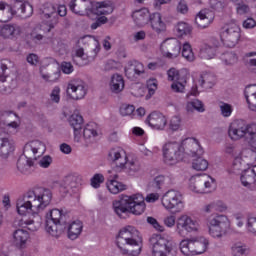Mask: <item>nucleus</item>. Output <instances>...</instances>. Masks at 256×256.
I'll list each match as a JSON object with an SVG mask.
<instances>
[{
    "label": "nucleus",
    "instance_id": "nucleus-1",
    "mask_svg": "<svg viewBox=\"0 0 256 256\" xmlns=\"http://www.w3.org/2000/svg\"><path fill=\"white\" fill-rule=\"evenodd\" d=\"M51 201H53V192L48 188L27 192L16 200V213L24 217L18 223L21 228L12 234V243L17 249H27V245L31 242V234L28 231H39L40 215L51 205Z\"/></svg>",
    "mask_w": 256,
    "mask_h": 256
},
{
    "label": "nucleus",
    "instance_id": "nucleus-2",
    "mask_svg": "<svg viewBox=\"0 0 256 256\" xmlns=\"http://www.w3.org/2000/svg\"><path fill=\"white\" fill-rule=\"evenodd\" d=\"M162 155L166 165H177V163H189L191 157L203 155V147L193 137L183 138L177 142L170 140L162 147Z\"/></svg>",
    "mask_w": 256,
    "mask_h": 256
},
{
    "label": "nucleus",
    "instance_id": "nucleus-3",
    "mask_svg": "<svg viewBox=\"0 0 256 256\" xmlns=\"http://www.w3.org/2000/svg\"><path fill=\"white\" fill-rule=\"evenodd\" d=\"M160 197L159 193H150L146 197L141 193L122 195L119 199L113 201L112 209L118 217H123V215L127 214L139 217L145 213L147 209L146 203H156Z\"/></svg>",
    "mask_w": 256,
    "mask_h": 256
},
{
    "label": "nucleus",
    "instance_id": "nucleus-4",
    "mask_svg": "<svg viewBox=\"0 0 256 256\" xmlns=\"http://www.w3.org/2000/svg\"><path fill=\"white\" fill-rule=\"evenodd\" d=\"M116 245L122 255L139 256L143 249V237L135 226H125L116 236Z\"/></svg>",
    "mask_w": 256,
    "mask_h": 256
},
{
    "label": "nucleus",
    "instance_id": "nucleus-5",
    "mask_svg": "<svg viewBox=\"0 0 256 256\" xmlns=\"http://www.w3.org/2000/svg\"><path fill=\"white\" fill-rule=\"evenodd\" d=\"M69 9L75 15H111L113 13L115 6L109 1L105 0L102 2H93L91 0H71L69 3Z\"/></svg>",
    "mask_w": 256,
    "mask_h": 256
},
{
    "label": "nucleus",
    "instance_id": "nucleus-6",
    "mask_svg": "<svg viewBox=\"0 0 256 256\" xmlns=\"http://www.w3.org/2000/svg\"><path fill=\"white\" fill-rule=\"evenodd\" d=\"M108 159L115 164L117 171L125 173H138L141 171V164L133 155L127 154L121 146H114L108 152Z\"/></svg>",
    "mask_w": 256,
    "mask_h": 256
},
{
    "label": "nucleus",
    "instance_id": "nucleus-7",
    "mask_svg": "<svg viewBox=\"0 0 256 256\" xmlns=\"http://www.w3.org/2000/svg\"><path fill=\"white\" fill-rule=\"evenodd\" d=\"M163 223L168 229H173L180 237H185L188 233H199L201 230V223L199 220L187 214H181L178 218L175 215H168L164 218Z\"/></svg>",
    "mask_w": 256,
    "mask_h": 256
},
{
    "label": "nucleus",
    "instance_id": "nucleus-8",
    "mask_svg": "<svg viewBox=\"0 0 256 256\" xmlns=\"http://www.w3.org/2000/svg\"><path fill=\"white\" fill-rule=\"evenodd\" d=\"M42 19L41 24L34 29L31 33V37L33 41H41L43 39V35L38 34L39 31L42 33H50L55 29V25H57L58 17H57V7L51 3H46L43 5L42 9Z\"/></svg>",
    "mask_w": 256,
    "mask_h": 256
},
{
    "label": "nucleus",
    "instance_id": "nucleus-9",
    "mask_svg": "<svg viewBox=\"0 0 256 256\" xmlns=\"http://www.w3.org/2000/svg\"><path fill=\"white\" fill-rule=\"evenodd\" d=\"M45 151H47V146L42 141L34 140L27 143L24 147V155L18 160V169L23 171L27 167H33V158L30 155L32 154L34 159H37V157L45 155Z\"/></svg>",
    "mask_w": 256,
    "mask_h": 256
},
{
    "label": "nucleus",
    "instance_id": "nucleus-10",
    "mask_svg": "<svg viewBox=\"0 0 256 256\" xmlns=\"http://www.w3.org/2000/svg\"><path fill=\"white\" fill-rule=\"evenodd\" d=\"M179 249L182 255H203V253L209 249V238L205 236H198L183 239L179 243Z\"/></svg>",
    "mask_w": 256,
    "mask_h": 256
},
{
    "label": "nucleus",
    "instance_id": "nucleus-11",
    "mask_svg": "<svg viewBox=\"0 0 256 256\" xmlns=\"http://www.w3.org/2000/svg\"><path fill=\"white\" fill-rule=\"evenodd\" d=\"M153 256H175L177 249L175 243L167 236L161 234H153L149 239Z\"/></svg>",
    "mask_w": 256,
    "mask_h": 256
},
{
    "label": "nucleus",
    "instance_id": "nucleus-12",
    "mask_svg": "<svg viewBox=\"0 0 256 256\" xmlns=\"http://www.w3.org/2000/svg\"><path fill=\"white\" fill-rule=\"evenodd\" d=\"M220 41L224 47L233 49L241 41V26L237 20H230L220 31Z\"/></svg>",
    "mask_w": 256,
    "mask_h": 256
},
{
    "label": "nucleus",
    "instance_id": "nucleus-13",
    "mask_svg": "<svg viewBox=\"0 0 256 256\" xmlns=\"http://www.w3.org/2000/svg\"><path fill=\"white\" fill-rule=\"evenodd\" d=\"M207 227L212 239H222L227 234V230L231 229V220L225 214H215L208 220Z\"/></svg>",
    "mask_w": 256,
    "mask_h": 256
},
{
    "label": "nucleus",
    "instance_id": "nucleus-14",
    "mask_svg": "<svg viewBox=\"0 0 256 256\" xmlns=\"http://www.w3.org/2000/svg\"><path fill=\"white\" fill-rule=\"evenodd\" d=\"M217 187L215 178L208 174L194 175L189 179L188 189L196 195L211 193Z\"/></svg>",
    "mask_w": 256,
    "mask_h": 256
},
{
    "label": "nucleus",
    "instance_id": "nucleus-15",
    "mask_svg": "<svg viewBox=\"0 0 256 256\" xmlns=\"http://www.w3.org/2000/svg\"><path fill=\"white\" fill-rule=\"evenodd\" d=\"M160 201L165 211H171L177 214L183 213L185 209V198L177 190H168L162 194Z\"/></svg>",
    "mask_w": 256,
    "mask_h": 256
},
{
    "label": "nucleus",
    "instance_id": "nucleus-16",
    "mask_svg": "<svg viewBox=\"0 0 256 256\" xmlns=\"http://www.w3.org/2000/svg\"><path fill=\"white\" fill-rule=\"evenodd\" d=\"M0 11L6 13L8 20L12 19L13 15H18V17H22V19H27L33 15V6L25 1H16L13 7L5 2H0Z\"/></svg>",
    "mask_w": 256,
    "mask_h": 256
},
{
    "label": "nucleus",
    "instance_id": "nucleus-17",
    "mask_svg": "<svg viewBox=\"0 0 256 256\" xmlns=\"http://www.w3.org/2000/svg\"><path fill=\"white\" fill-rule=\"evenodd\" d=\"M159 53L163 59H168V61L179 59L181 56V41L174 37L164 39L159 45Z\"/></svg>",
    "mask_w": 256,
    "mask_h": 256
},
{
    "label": "nucleus",
    "instance_id": "nucleus-18",
    "mask_svg": "<svg viewBox=\"0 0 256 256\" xmlns=\"http://www.w3.org/2000/svg\"><path fill=\"white\" fill-rule=\"evenodd\" d=\"M61 219H63V211L60 209H52L45 215V230L52 237H59L63 230L61 229Z\"/></svg>",
    "mask_w": 256,
    "mask_h": 256
},
{
    "label": "nucleus",
    "instance_id": "nucleus-19",
    "mask_svg": "<svg viewBox=\"0 0 256 256\" xmlns=\"http://www.w3.org/2000/svg\"><path fill=\"white\" fill-rule=\"evenodd\" d=\"M102 135L101 127L95 122H88L80 131V139L74 140L76 143H95Z\"/></svg>",
    "mask_w": 256,
    "mask_h": 256
},
{
    "label": "nucleus",
    "instance_id": "nucleus-20",
    "mask_svg": "<svg viewBox=\"0 0 256 256\" xmlns=\"http://www.w3.org/2000/svg\"><path fill=\"white\" fill-rule=\"evenodd\" d=\"M249 125L243 120L233 121L228 127V137L231 141H241L249 135Z\"/></svg>",
    "mask_w": 256,
    "mask_h": 256
},
{
    "label": "nucleus",
    "instance_id": "nucleus-21",
    "mask_svg": "<svg viewBox=\"0 0 256 256\" xmlns=\"http://www.w3.org/2000/svg\"><path fill=\"white\" fill-rule=\"evenodd\" d=\"M66 95L68 99H72L73 101L84 99L85 95H87L85 82L81 80L70 81L66 88Z\"/></svg>",
    "mask_w": 256,
    "mask_h": 256
},
{
    "label": "nucleus",
    "instance_id": "nucleus-22",
    "mask_svg": "<svg viewBox=\"0 0 256 256\" xmlns=\"http://www.w3.org/2000/svg\"><path fill=\"white\" fill-rule=\"evenodd\" d=\"M169 123V118L160 112H152L145 119V125H148L153 131H165Z\"/></svg>",
    "mask_w": 256,
    "mask_h": 256
},
{
    "label": "nucleus",
    "instance_id": "nucleus-23",
    "mask_svg": "<svg viewBox=\"0 0 256 256\" xmlns=\"http://www.w3.org/2000/svg\"><path fill=\"white\" fill-rule=\"evenodd\" d=\"M255 157V152L246 149L241 152L240 157H236L229 168V173H239L245 165H250Z\"/></svg>",
    "mask_w": 256,
    "mask_h": 256
},
{
    "label": "nucleus",
    "instance_id": "nucleus-24",
    "mask_svg": "<svg viewBox=\"0 0 256 256\" xmlns=\"http://www.w3.org/2000/svg\"><path fill=\"white\" fill-rule=\"evenodd\" d=\"M68 125L73 131L74 141L81 139V131H83V116L79 110H74L73 113L67 119Z\"/></svg>",
    "mask_w": 256,
    "mask_h": 256
},
{
    "label": "nucleus",
    "instance_id": "nucleus-25",
    "mask_svg": "<svg viewBox=\"0 0 256 256\" xmlns=\"http://www.w3.org/2000/svg\"><path fill=\"white\" fill-rule=\"evenodd\" d=\"M205 83H213V75L202 74L198 79L194 80V84L190 91L186 94V97L188 99L189 97H197L201 93Z\"/></svg>",
    "mask_w": 256,
    "mask_h": 256
},
{
    "label": "nucleus",
    "instance_id": "nucleus-26",
    "mask_svg": "<svg viewBox=\"0 0 256 256\" xmlns=\"http://www.w3.org/2000/svg\"><path fill=\"white\" fill-rule=\"evenodd\" d=\"M108 86L111 93L119 95V93H123L125 89V78L119 73H114L110 76Z\"/></svg>",
    "mask_w": 256,
    "mask_h": 256
},
{
    "label": "nucleus",
    "instance_id": "nucleus-27",
    "mask_svg": "<svg viewBox=\"0 0 256 256\" xmlns=\"http://www.w3.org/2000/svg\"><path fill=\"white\" fill-rule=\"evenodd\" d=\"M213 19H215L213 11L204 9L197 14L195 23L200 29H207V26L213 23Z\"/></svg>",
    "mask_w": 256,
    "mask_h": 256
},
{
    "label": "nucleus",
    "instance_id": "nucleus-28",
    "mask_svg": "<svg viewBox=\"0 0 256 256\" xmlns=\"http://www.w3.org/2000/svg\"><path fill=\"white\" fill-rule=\"evenodd\" d=\"M240 183L243 187H247V189H251L253 185L256 183V165L252 168H248L243 170L240 174Z\"/></svg>",
    "mask_w": 256,
    "mask_h": 256
},
{
    "label": "nucleus",
    "instance_id": "nucleus-29",
    "mask_svg": "<svg viewBox=\"0 0 256 256\" xmlns=\"http://www.w3.org/2000/svg\"><path fill=\"white\" fill-rule=\"evenodd\" d=\"M79 180V176L75 174H68L63 179V182L60 186V193L65 195H71V190L77 187V181Z\"/></svg>",
    "mask_w": 256,
    "mask_h": 256
},
{
    "label": "nucleus",
    "instance_id": "nucleus-30",
    "mask_svg": "<svg viewBox=\"0 0 256 256\" xmlns=\"http://www.w3.org/2000/svg\"><path fill=\"white\" fill-rule=\"evenodd\" d=\"M149 22L151 29L154 30L155 33H157L158 35L167 31V24L163 22V17L161 16V13L155 12L151 14Z\"/></svg>",
    "mask_w": 256,
    "mask_h": 256
},
{
    "label": "nucleus",
    "instance_id": "nucleus-31",
    "mask_svg": "<svg viewBox=\"0 0 256 256\" xmlns=\"http://www.w3.org/2000/svg\"><path fill=\"white\" fill-rule=\"evenodd\" d=\"M117 178L118 176L114 175L106 181V189L111 193V195H119V193H123V191L127 189V185L117 180Z\"/></svg>",
    "mask_w": 256,
    "mask_h": 256
},
{
    "label": "nucleus",
    "instance_id": "nucleus-32",
    "mask_svg": "<svg viewBox=\"0 0 256 256\" xmlns=\"http://www.w3.org/2000/svg\"><path fill=\"white\" fill-rule=\"evenodd\" d=\"M66 230L68 233V238L74 241V239H78L79 235L83 233V222L79 220L69 222L66 225Z\"/></svg>",
    "mask_w": 256,
    "mask_h": 256
},
{
    "label": "nucleus",
    "instance_id": "nucleus-33",
    "mask_svg": "<svg viewBox=\"0 0 256 256\" xmlns=\"http://www.w3.org/2000/svg\"><path fill=\"white\" fill-rule=\"evenodd\" d=\"M0 35L6 39L11 37H19V35H21V27L17 25L5 24L0 26Z\"/></svg>",
    "mask_w": 256,
    "mask_h": 256
},
{
    "label": "nucleus",
    "instance_id": "nucleus-34",
    "mask_svg": "<svg viewBox=\"0 0 256 256\" xmlns=\"http://www.w3.org/2000/svg\"><path fill=\"white\" fill-rule=\"evenodd\" d=\"M150 17L151 15L149 14V10L147 8L135 10L132 13V19H134L136 25H140V27H143V25H147V21H149Z\"/></svg>",
    "mask_w": 256,
    "mask_h": 256
},
{
    "label": "nucleus",
    "instance_id": "nucleus-35",
    "mask_svg": "<svg viewBox=\"0 0 256 256\" xmlns=\"http://www.w3.org/2000/svg\"><path fill=\"white\" fill-rule=\"evenodd\" d=\"M185 111L187 113H205V104L199 99L188 100L185 104Z\"/></svg>",
    "mask_w": 256,
    "mask_h": 256
},
{
    "label": "nucleus",
    "instance_id": "nucleus-36",
    "mask_svg": "<svg viewBox=\"0 0 256 256\" xmlns=\"http://www.w3.org/2000/svg\"><path fill=\"white\" fill-rule=\"evenodd\" d=\"M245 97L250 109L256 111V84L248 85L245 88Z\"/></svg>",
    "mask_w": 256,
    "mask_h": 256
},
{
    "label": "nucleus",
    "instance_id": "nucleus-37",
    "mask_svg": "<svg viewBox=\"0 0 256 256\" xmlns=\"http://www.w3.org/2000/svg\"><path fill=\"white\" fill-rule=\"evenodd\" d=\"M167 128L172 133H177L178 131H183V119L181 115L175 114L168 120Z\"/></svg>",
    "mask_w": 256,
    "mask_h": 256
},
{
    "label": "nucleus",
    "instance_id": "nucleus-38",
    "mask_svg": "<svg viewBox=\"0 0 256 256\" xmlns=\"http://www.w3.org/2000/svg\"><path fill=\"white\" fill-rule=\"evenodd\" d=\"M174 33L178 37H187V35L193 33V26L185 21H180L175 25Z\"/></svg>",
    "mask_w": 256,
    "mask_h": 256
},
{
    "label": "nucleus",
    "instance_id": "nucleus-39",
    "mask_svg": "<svg viewBox=\"0 0 256 256\" xmlns=\"http://www.w3.org/2000/svg\"><path fill=\"white\" fill-rule=\"evenodd\" d=\"M180 54L182 55L183 59L189 63H193V61L196 59L195 52H193V46H191V43L187 41L181 44Z\"/></svg>",
    "mask_w": 256,
    "mask_h": 256
},
{
    "label": "nucleus",
    "instance_id": "nucleus-40",
    "mask_svg": "<svg viewBox=\"0 0 256 256\" xmlns=\"http://www.w3.org/2000/svg\"><path fill=\"white\" fill-rule=\"evenodd\" d=\"M220 61L223 63V65H226L227 67H231L233 65H237L239 61V57L235 52H226L219 56Z\"/></svg>",
    "mask_w": 256,
    "mask_h": 256
},
{
    "label": "nucleus",
    "instance_id": "nucleus-41",
    "mask_svg": "<svg viewBox=\"0 0 256 256\" xmlns=\"http://www.w3.org/2000/svg\"><path fill=\"white\" fill-rule=\"evenodd\" d=\"M13 151H15V143L9 141V139H2L0 144V154L2 157H9Z\"/></svg>",
    "mask_w": 256,
    "mask_h": 256
},
{
    "label": "nucleus",
    "instance_id": "nucleus-42",
    "mask_svg": "<svg viewBox=\"0 0 256 256\" xmlns=\"http://www.w3.org/2000/svg\"><path fill=\"white\" fill-rule=\"evenodd\" d=\"M246 66L252 75H256V51L247 52L244 55Z\"/></svg>",
    "mask_w": 256,
    "mask_h": 256
},
{
    "label": "nucleus",
    "instance_id": "nucleus-43",
    "mask_svg": "<svg viewBox=\"0 0 256 256\" xmlns=\"http://www.w3.org/2000/svg\"><path fill=\"white\" fill-rule=\"evenodd\" d=\"M159 87V81L155 78H150L146 81V88L148 90V93L145 96L146 101H149L153 95L157 92V89Z\"/></svg>",
    "mask_w": 256,
    "mask_h": 256
},
{
    "label": "nucleus",
    "instance_id": "nucleus-44",
    "mask_svg": "<svg viewBox=\"0 0 256 256\" xmlns=\"http://www.w3.org/2000/svg\"><path fill=\"white\" fill-rule=\"evenodd\" d=\"M217 55V50L215 47H212L211 45L205 44L202 46L200 50V57L202 59H215V56Z\"/></svg>",
    "mask_w": 256,
    "mask_h": 256
},
{
    "label": "nucleus",
    "instance_id": "nucleus-45",
    "mask_svg": "<svg viewBox=\"0 0 256 256\" xmlns=\"http://www.w3.org/2000/svg\"><path fill=\"white\" fill-rule=\"evenodd\" d=\"M192 169L194 171H207L209 169V160L198 157L192 161Z\"/></svg>",
    "mask_w": 256,
    "mask_h": 256
},
{
    "label": "nucleus",
    "instance_id": "nucleus-46",
    "mask_svg": "<svg viewBox=\"0 0 256 256\" xmlns=\"http://www.w3.org/2000/svg\"><path fill=\"white\" fill-rule=\"evenodd\" d=\"M247 246L243 245L242 243H234L230 247V255L231 256H245L248 253Z\"/></svg>",
    "mask_w": 256,
    "mask_h": 256
},
{
    "label": "nucleus",
    "instance_id": "nucleus-47",
    "mask_svg": "<svg viewBox=\"0 0 256 256\" xmlns=\"http://www.w3.org/2000/svg\"><path fill=\"white\" fill-rule=\"evenodd\" d=\"M171 89L174 93H185V89L187 87V80L179 79L171 84Z\"/></svg>",
    "mask_w": 256,
    "mask_h": 256
},
{
    "label": "nucleus",
    "instance_id": "nucleus-48",
    "mask_svg": "<svg viewBox=\"0 0 256 256\" xmlns=\"http://www.w3.org/2000/svg\"><path fill=\"white\" fill-rule=\"evenodd\" d=\"M3 133H7L8 135H11L13 133H17L19 131V122H10L7 124H1L0 125Z\"/></svg>",
    "mask_w": 256,
    "mask_h": 256
},
{
    "label": "nucleus",
    "instance_id": "nucleus-49",
    "mask_svg": "<svg viewBox=\"0 0 256 256\" xmlns=\"http://www.w3.org/2000/svg\"><path fill=\"white\" fill-rule=\"evenodd\" d=\"M175 12L178 15H188L189 14V4L185 0H179L176 4Z\"/></svg>",
    "mask_w": 256,
    "mask_h": 256
},
{
    "label": "nucleus",
    "instance_id": "nucleus-50",
    "mask_svg": "<svg viewBox=\"0 0 256 256\" xmlns=\"http://www.w3.org/2000/svg\"><path fill=\"white\" fill-rule=\"evenodd\" d=\"M131 93L134 97H145L146 89L145 85L136 83L131 88Z\"/></svg>",
    "mask_w": 256,
    "mask_h": 256
},
{
    "label": "nucleus",
    "instance_id": "nucleus-51",
    "mask_svg": "<svg viewBox=\"0 0 256 256\" xmlns=\"http://www.w3.org/2000/svg\"><path fill=\"white\" fill-rule=\"evenodd\" d=\"M219 108H220V113L222 115V117H231V115H233V106L231 104L225 103V102H221L219 104Z\"/></svg>",
    "mask_w": 256,
    "mask_h": 256
},
{
    "label": "nucleus",
    "instance_id": "nucleus-52",
    "mask_svg": "<svg viewBox=\"0 0 256 256\" xmlns=\"http://www.w3.org/2000/svg\"><path fill=\"white\" fill-rule=\"evenodd\" d=\"M104 182L105 176H103V174H95L90 180V184L93 189H99L101 187V184Z\"/></svg>",
    "mask_w": 256,
    "mask_h": 256
},
{
    "label": "nucleus",
    "instance_id": "nucleus-53",
    "mask_svg": "<svg viewBox=\"0 0 256 256\" xmlns=\"http://www.w3.org/2000/svg\"><path fill=\"white\" fill-rule=\"evenodd\" d=\"M50 101L51 103H60L61 101V87L55 86L50 92Z\"/></svg>",
    "mask_w": 256,
    "mask_h": 256
},
{
    "label": "nucleus",
    "instance_id": "nucleus-54",
    "mask_svg": "<svg viewBox=\"0 0 256 256\" xmlns=\"http://www.w3.org/2000/svg\"><path fill=\"white\" fill-rule=\"evenodd\" d=\"M167 78H168V81H172V83H174V81H180L181 72L176 68H170L167 71Z\"/></svg>",
    "mask_w": 256,
    "mask_h": 256
},
{
    "label": "nucleus",
    "instance_id": "nucleus-55",
    "mask_svg": "<svg viewBox=\"0 0 256 256\" xmlns=\"http://www.w3.org/2000/svg\"><path fill=\"white\" fill-rule=\"evenodd\" d=\"M135 113V106L131 104H123L120 107V114L122 117H128L129 115H133Z\"/></svg>",
    "mask_w": 256,
    "mask_h": 256
},
{
    "label": "nucleus",
    "instance_id": "nucleus-56",
    "mask_svg": "<svg viewBox=\"0 0 256 256\" xmlns=\"http://www.w3.org/2000/svg\"><path fill=\"white\" fill-rule=\"evenodd\" d=\"M52 163H53V157H51L50 155H45L42 158H40L38 161V165L42 169H49Z\"/></svg>",
    "mask_w": 256,
    "mask_h": 256
},
{
    "label": "nucleus",
    "instance_id": "nucleus-57",
    "mask_svg": "<svg viewBox=\"0 0 256 256\" xmlns=\"http://www.w3.org/2000/svg\"><path fill=\"white\" fill-rule=\"evenodd\" d=\"M147 223L153 227L156 231H160V233H163L165 231V226L161 225L157 219L149 216L147 217Z\"/></svg>",
    "mask_w": 256,
    "mask_h": 256
},
{
    "label": "nucleus",
    "instance_id": "nucleus-58",
    "mask_svg": "<svg viewBox=\"0 0 256 256\" xmlns=\"http://www.w3.org/2000/svg\"><path fill=\"white\" fill-rule=\"evenodd\" d=\"M7 61H0V82L1 83H5V81H7V77H8V74H7Z\"/></svg>",
    "mask_w": 256,
    "mask_h": 256
},
{
    "label": "nucleus",
    "instance_id": "nucleus-59",
    "mask_svg": "<svg viewBox=\"0 0 256 256\" xmlns=\"http://www.w3.org/2000/svg\"><path fill=\"white\" fill-rule=\"evenodd\" d=\"M246 142L250 145L252 153L253 151H256V132H251V130H249Z\"/></svg>",
    "mask_w": 256,
    "mask_h": 256
},
{
    "label": "nucleus",
    "instance_id": "nucleus-60",
    "mask_svg": "<svg viewBox=\"0 0 256 256\" xmlns=\"http://www.w3.org/2000/svg\"><path fill=\"white\" fill-rule=\"evenodd\" d=\"M124 73L128 78H131L133 75H135V66L133 60H130L126 63L124 67Z\"/></svg>",
    "mask_w": 256,
    "mask_h": 256
},
{
    "label": "nucleus",
    "instance_id": "nucleus-61",
    "mask_svg": "<svg viewBox=\"0 0 256 256\" xmlns=\"http://www.w3.org/2000/svg\"><path fill=\"white\" fill-rule=\"evenodd\" d=\"M246 229L248 233L255 235L256 233V217H249L246 223Z\"/></svg>",
    "mask_w": 256,
    "mask_h": 256
},
{
    "label": "nucleus",
    "instance_id": "nucleus-62",
    "mask_svg": "<svg viewBox=\"0 0 256 256\" xmlns=\"http://www.w3.org/2000/svg\"><path fill=\"white\" fill-rule=\"evenodd\" d=\"M249 11H251V9L245 3H243V2L236 3V13L238 15H247V13H249Z\"/></svg>",
    "mask_w": 256,
    "mask_h": 256
},
{
    "label": "nucleus",
    "instance_id": "nucleus-63",
    "mask_svg": "<svg viewBox=\"0 0 256 256\" xmlns=\"http://www.w3.org/2000/svg\"><path fill=\"white\" fill-rule=\"evenodd\" d=\"M60 69L65 75H71V73L75 71V69L73 68V64H71L70 62H62L60 65Z\"/></svg>",
    "mask_w": 256,
    "mask_h": 256
},
{
    "label": "nucleus",
    "instance_id": "nucleus-64",
    "mask_svg": "<svg viewBox=\"0 0 256 256\" xmlns=\"http://www.w3.org/2000/svg\"><path fill=\"white\" fill-rule=\"evenodd\" d=\"M243 29H255L256 21L255 19L248 17L242 22Z\"/></svg>",
    "mask_w": 256,
    "mask_h": 256
}]
</instances>
